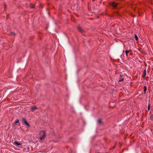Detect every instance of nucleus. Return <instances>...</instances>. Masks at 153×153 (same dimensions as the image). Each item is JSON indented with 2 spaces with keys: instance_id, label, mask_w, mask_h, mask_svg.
Masks as SVG:
<instances>
[{
  "instance_id": "1",
  "label": "nucleus",
  "mask_w": 153,
  "mask_h": 153,
  "mask_svg": "<svg viewBox=\"0 0 153 153\" xmlns=\"http://www.w3.org/2000/svg\"><path fill=\"white\" fill-rule=\"evenodd\" d=\"M46 133L44 131H40L39 133V139L40 140H44L45 138Z\"/></svg>"
},
{
  "instance_id": "2",
  "label": "nucleus",
  "mask_w": 153,
  "mask_h": 153,
  "mask_svg": "<svg viewBox=\"0 0 153 153\" xmlns=\"http://www.w3.org/2000/svg\"><path fill=\"white\" fill-rule=\"evenodd\" d=\"M22 121L23 122L25 123L27 125L28 127H30V126L29 123L27 122L26 120L24 118H23L22 119Z\"/></svg>"
},
{
  "instance_id": "3",
  "label": "nucleus",
  "mask_w": 153,
  "mask_h": 153,
  "mask_svg": "<svg viewBox=\"0 0 153 153\" xmlns=\"http://www.w3.org/2000/svg\"><path fill=\"white\" fill-rule=\"evenodd\" d=\"M111 5L114 7H116L117 5V4L115 2H113L111 3Z\"/></svg>"
},
{
  "instance_id": "4",
  "label": "nucleus",
  "mask_w": 153,
  "mask_h": 153,
  "mask_svg": "<svg viewBox=\"0 0 153 153\" xmlns=\"http://www.w3.org/2000/svg\"><path fill=\"white\" fill-rule=\"evenodd\" d=\"M77 28L78 30L81 33H82L83 32V31L82 30L81 28L79 26H78Z\"/></svg>"
},
{
  "instance_id": "5",
  "label": "nucleus",
  "mask_w": 153,
  "mask_h": 153,
  "mask_svg": "<svg viewBox=\"0 0 153 153\" xmlns=\"http://www.w3.org/2000/svg\"><path fill=\"white\" fill-rule=\"evenodd\" d=\"M14 144H15L17 146H19L21 145L20 143H18L17 141H15L14 143Z\"/></svg>"
},
{
  "instance_id": "6",
  "label": "nucleus",
  "mask_w": 153,
  "mask_h": 153,
  "mask_svg": "<svg viewBox=\"0 0 153 153\" xmlns=\"http://www.w3.org/2000/svg\"><path fill=\"white\" fill-rule=\"evenodd\" d=\"M37 109L36 106H34L31 108V110L32 111L35 110Z\"/></svg>"
},
{
  "instance_id": "7",
  "label": "nucleus",
  "mask_w": 153,
  "mask_h": 153,
  "mask_svg": "<svg viewBox=\"0 0 153 153\" xmlns=\"http://www.w3.org/2000/svg\"><path fill=\"white\" fill-rule=\"evenodd\" d=\"M98 122L99 124H100L102 123V121L101 119H99L98 120Z\"/></svg>"
},
{
  "instance_id": "8",
  "label": "nucleus",
  "mask_w": 153,
  "mask_h": 153,
  "mask_svg": "<svg viewBox=\"0 0 153 153\" xmlns=\"http://www.w3.org/2000/svg\"><path fill=\"white\" fill-rule=\"evenodd\" d=\"M144 94H145L146 93V91L147 89H146V86H144Z\"/></svg>"
},
{
  "instance_id": "9",
  "label": "nucleus",
  "mask_w": 153,
  "mask_h": 153,
  "mask_svg": "<svg viewBox=\"0 0 153 153\" xmlns=\"http://www.w3.org/2000/svg\"><path fill=\"white\" fill-rule=\"evenodd\" d=\"M125 52L126 53V56H128V53L129 52V51L126 50V51Z\"/></svg>"
},
{
  "instance_id": "10",
  "label": "nucleus",
  "mask_w": 153,
  "mask_h": 153,
  "mask_svg": "<svg viewBox=\"0 0 153 153\" xmlns=\"http://www.w3.org/2000/svg\"><path fill=\"white\" fill-rule=\"evenodd\" d=\"M134 36H135V40L136 41H137L138 39V38L136 34L134 35Z\"/></svg>"
},
{
  "instance_id": "11",
  "label": "nucleus",
  "mask_w": 153,
  "mask_h": 153,
  "mask_svg": "<svg viewBox=\"0 0 153 153\" xmlns=\"http://www.w3.org/2000/svg\"><path fill=\"white\" fill-rule=\"evenodd\" d=\"M19 123V120L17 119L16 120V122H15V123H14L15 124H16V123Z\"/></svg>"
},
{
  "instance_id": "12",
  "label": "nucleus",
  "mask_w": 153,
  "mask_h": 153,
  "mask_svg": "<svg viewBox=\"0 0 153 153\" xmlns=\"http://www.w3.org/2000/svg\"><path fill=\"white\" fill-rule=\"evenodd\" d=\"M150 104H149L148 105V110L149 111L150 110Z\"/></svg>"
},
{
  "instance_id": "13",
  "label": "nucleus",
  "mask_w": 153,
  "mask_h": 153,
  "mask_svg": "<svg viewBox=\"0 0 153 153\" xmlns=\"http://www.w3.org/2000/svg\"><path fill=\"white\" fill-rule=\"evenodd\" d=\"M123 79H124L123 78L122 79H120L119 80V82H121V81H123Z\"/></svg>"
},
{
  "instance_id": "14",
  "label": "nucleus",
  "mask_w": 153,
  "mask_h": 153,
  "mask_svg": "<svg viewBox=\"0 0 153 153\" xmlns=\"http://www.w3.org/2000/svg\"><path fill=\"white\" fill-rule=\"evenodd\" d=\"M144 74L145 76H146V71L145 70L144 71Z\"/></svg>"
},
{
  "instance_id": "15",
  "label": "nucleus",
  "mask_w": 153,
  "mask_h": 153,
  "mask_svg": "<svg viewBox=\"0 0 153 153\" xmlns=\"http://www.w3.org/2000/svg\"><path fill=\"white\" fill-rule=\"evenodd\" d=\"M30 7L32 8H34V6L33 5H31Z\"/></svg>"
},
{
  "instance_id": "16",
  "label": "nucleus",
  "mask_w": 153,
  "mask_h": 153,
  "mask_svg": "<svg viewBox=\"0 0 153 153\" xmlns=\"http://www.w3.org/2000/svg\"><path fill=\"white\" fill-rule=\"evenodd\" d=\"M11 34H12V35H15V34L14 33H11Z\"/></svg>"
},
{
  "instance_id": "17",
  "label": "nucleus",
  "mask_w": 153,
  "mask_h": 153,
  "mask_svg": "<svg viewBox=\"0 0 153 153\" xmlns=\"http://www.w3.org/2000/svg\"><path fill=\"white\" fill-rule=\"evenodd\" d=\"M152 117H153V115L152 116Z\"/></svg>"
}]
</instances>
